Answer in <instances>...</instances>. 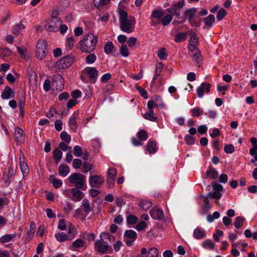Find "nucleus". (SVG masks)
<instances>
[{
    "instance_id": "c03bdc74",
    "label": "nucleus",
    "mask_w": 257,
    "mask_h": 257,
    "mask_svg": "<svg viewBox=\"0 0 257 257\" xmlns=\"http://www.w3.org/2000/svg\"><path fill=\"white\" fill-rule=\"evenodd\" d=\"M85 242L81 239H77L72 243V247L75 248H80L84 245Z\"/></svg>"
},
{
    "instance_id": "69168bd1",
    "label": "nucleus",
    "mask_w": 257,
    "mask_h": 257,
    "mask_svg": "<svg viewBox=\"0 0 257 257\" xmlns=\"http://www.w3.org/2000/svg\"><path fill=\"white\" fill-rule=\"evenodd\" d=\"M137 40L135 37H131L127 41V44L130 47H133L137 44Z\"/></svg>"
},
{
    "instance_id": "5701e85b",
    "label": "nucleus",
    "mask_w": 257,
    "mask_h": 257,
    "mask_svg": "<svg viewBox=\"0 0 257 257\" xmlns=\"http://www.w3.org/2000/svg\"><path fill=\"white\" fill-rule=\"evenodd\" d=\"M202 246L206 249L213 250L215 246V244L210 239H206L202 243Z\"/></svg>"
},
{
    "instance_id": "052dcab7",
    "label": "nucleus",
    "mask_w": 257,
    "mask_h": 257,
    "mask_svg": "<svg viewBox=\"0 0 257 257\" xmlns=\"http://www.w3.org/2000/svg\"><path fill=\"white\" fill-rule=\"evenodd\" d=\"M146 227L147 223L144 221H141L137 224L135 228L138 231H141L144 230Z\"/></svg>"
},
{
    "instance_id": "0eeeda50",
    "label": "nucleus",
    "mask_w": 257,
    "mask_h": 257,
    "mask_svg": "<svg viewBox=\"0 0 257 257\" xmlns=\"http://www.w3.org/2000/svg\"><path fill=\"white\" fill-rule=\"evenodd\" d=\"M72 63V59L69 56L63 57L57 61L54 65L57 69H64L70 66Z\"/></svg>"
},
{
    "instance_id": "f3484780",
    "label": "nucleus",
    "mask_w": 257,
    "mask_h": 257,
    "mask_svg": "<svg viewBox=\"0 0 257 257\" xmlns=\"http://www.w3.org/2000/svg\"><path fill=\"white\" fill-rule=\"evenodd\" d=\"M150 215L154 219L161 220L163 217L164 213L162 209L154 208L151 210Z\"/></svg>"
},
{
    "instance_id": "8fccbe9b",
    "label": "nucleus",
    "mask_w": 257,
    "mask_h": 257,
    "mask_svg": "<svg viewBox=\"0 0 257 257\" xmlns=\"http://www.w3.org/2000/svg\"><path fill=\"white\" fill-rule=\"evenodd\" d=\"M120 53L121 55L124 57H126L128 56L130 53L126 45L123 44L121 45Z\"/></svg>"
},
{
    "instance_id": "1a4fd4ad",
    "label": "nucleus",
    "mask_w": 257,
    "mask_h": 257,
    "mask_svg": "<svg viewBox=\"0 0 257 257\" xmlns=\"http://www.w3.org/2000/svg\"><path fill=\"white\" fill-rule=\"evenodd\" d=\"M213 189V192H209L208 194V197H212L216 199H219L221 198V192H223V188L222 185L218 183H213L212 184Z\"/></svg>"
},
{
    "instance_id": "2f4dec72",
    "label": "nucleus",
    "mask_w": 257,
    "mask_h": 257,
    "mask_svg": "<svg viewBox=\"0 0 257 257\" xmlns=\"http://www.w3.org/2000/svg\"><path fill=\"white\" fill-rule=\"evenodd\" d=\"M35 224L34 223H31L27 232V237L29 238V239H30L33 237V234L35 233Z\"/></svg>"
},
{
    "instance_id": "f8f14e48",
    "label": "nucleus",
    "mask_w": 257,
    "mask_h": 257,
    "mask_svg": "<svg viewBox=\"0 0 257 257\" xmlns=\"http://www.w3.org/2000/svg\"><path fill=\"white\" fill-rule=\"evenodd\" d=\"M83 73L88 76L89 78L95 81L98 76V71L95 67H87L83 70Z\"/></svg>"
},
{
    "instance_id": "7ed1b4c3",
    "label": "nucleus",
    "mask_w": 257,
    "mask_h": 257,
    "mask_svg": "<svg viewBox=\"0 0 257 257\" xmlns=\"http://www.w3.org/2000/svg\"><path fill=\"white\" fill-rule=\"evenodd\" d=\"M100 239L96 240L94 243V249L98 252L102 253H105L109 248V245L105 239L110 241L112 237L108 233L101 232L100 234Z\"/></svg>"
},
{
    "instance_id": "20e7f679",
    "label": "nucleus",
    "mask_w": 257,
    "mask_h": 257,
    "mask_svg": "<svg viewBox=\"0 0 257 257\" xmlns=\"http://www.w3.org/2000/svg\"><path fill=\"white\" fill-rule=\"evenodd\" d=\"M47 43L44 40H40L38 41L35 52L36 57L39 60H43L48 53Z\"/></svg>"
},
{
    "instance_id": "6ab92c4d",
    "label": "nucleus",
    "mask_w": 257,
    "mask_h": 257,
    "mask_svg": "<svg viewBox=\"0 0 257 257\" xmlns=\"http://www.w3.org/2000/svg\"><path fill=\"white\" fill-rule=\"evenodd\" d=\"M73 197L72 199L76 202L79 201L83 197L84 194L77 188H73L71 191Z\"/></svg>"
},
{
    "instance_id": "f704fd0d",
    "label": "nucleus",
    "mask_w": 257,
    "mask_h": 257,
    "mask_svg": "<svg viewBox=\"0 0 257 257\" xmlns=\"http://www.w3.org/2000/svg\"><path fill=\"white\" fill-rule=\"evenodd\" d=\"M110 1V0H94L93 5L95 7L98 8L107 5Z\"/></svg>"
},
{
    "instance_id": "58836bf2",
    "label": "nucleus",
    "mask_w": 257,
    "mask_h": 257,
    "mask_svg": "<svg viewBox=\"0 0 257 257\" xmlns=\"http://www.w3.org/2000/svg\"><path fill=\"white\" fill-rule=\"evenodd\" d=\"M198 43V39L195 35H192L190 37L189 44V48L192 47H197L196 46Z\"/></svg>"
},
{
    "instance_id": "aec40b11",
    "label": "nucleus",
    "mask_w": 257,
    "mask_h": 257,
    "mask_svg": "<svg viewBox=\"0 0 257 257\" xmlns=\"http://www.w3.org/2000/svg\"><path fill=\"white\" fill-rule=\"evenodd\" d=\"M193 236L196 239H200L206 236V232L202 228H196L193 231Z\"/></svg>"
},
{
    "instance_id": "c756f323",
    "label": "nucleus",
    "mask_w": 257,
    "mask_h": 257,
    "mask_svg": "<svg viewBox=\"0 0 257 257\" xmlns=\"http://www.w3.org/2000/svg\"><path fill=\"white\" fill-rule=\"evenodd\" d=\"M50 181L55 188H59L62 184V181L61 180L55 178L53 176H50Z\"/></svg>"
},
{
    "instance_id": "0e129e2a",
    "label": "nucleus",
    "mask_w": 257,
    "mask_h": 257,
    "mask_svg": "<svg viewBox=\"0 0 257 257\" xmlns=\"http://www.w3.org/2000/svg\"><path fill=\"white\" fill-rule=\"evenodd\" d=\"M25 26L23 24H19L13 29V33L15 34H18L20 33V30L24 28Z\"/></svg>"
},
{
    "instance_id": "3c124183",
    "label": "nucleus",
    "mask_w": 257,
    "mask_h": 257,
    "mask_svg": "<svg viewBox=\"0 0 257 257\" xmlns=\"http://www.w3.org/2000/svg\"><path fill=\"white\" fill-rule=\"evenodd\" d=\"M172 20V16L170 14L167 15L162 19L161 22L164 26H167L171 22Z\"/></svg>"
},
{
    "instance_id": "a18cd8bd",
    "label": "nucleus",
    "mask_w": 257,
    "mask_h": 257,
    "mask_svg": "<svg viewBox=\"0 0 257 257\" xmlns=\"http://www.w3.org/2000/svg\"><path fill=\"white\" fill-rule=\"evenodd\" d=\"M168 11L170 13V15L176 17L180 16V10L177 9L176 7L173 6L168 9Z\"/></svg>"
},
{
    "instance_id": "b1692460",
    "label": "nucleus",
    "mask_w": 257,
    "mask_h": 257,
    "mask_svg": "<svg viewBox=\"0 0 257 257\" xmlns=\"http://www.w3.org/2000/svg\"><path fill=\"white\" fill-rule=\"evenodd\" d=\"M196 13V9L195 8H192L189 9L186 11L185 15L186 17L188 19L189 22L192 23V20L194 17Z\"/></svg>"
},
{
    "instance_id": "5fc2aeb1",
    "label": "nucleus",
    "mask_w": 257,
    "mask_h": 257,
    "mask_svg": "<svg viewBox=\"0 0 257 257\" xmlns=\"http://www.w3.org/2000/svg\"><path fill=\"white\" fill-rule=\"evenodd\" d=\"M17 50L22 58H26L28 54V51L24 47H17Z\"/></svg>"
},
{
    "instance_id": "a211bd4d",
    "label": "nucleus",
    "mask_w": 257,
    "mask_h": 257,
    "mask_svg": "<svg viewBox=\"0 0 257 257\" xmlns=\"http://www.w3.org/2000/svg\"><path fill=\"white\" fill-rule=\"evenodd\" d=\"M1 96L4 99H8L14 97L15 92L12 91L10 87L6 86L2 92Z\"/></svg>"
},
{
    "instance_id": "412c9836",
    "label": "nucleus",
    "mask_w": 257,
    "mask_h": 257,
    "mask_svg": "<svg viewBox=\"0 0 257 257\" xmlns=\"http://www.w3.org/2000/svg\"><path fill=\"white\" fill-rule=\"evenodd\" d=\"M16 237V233L7 234L0 238V241L2 243H7L13 240Z\"/></svg>"
},
{
    "instance_id": "79ce46f5",
    "label": "nucleus",
    "mask_w": 257,
    "mask_h": 257,
    "mask_svg": "<svg viewBox=\"0 0 257 257\" xmlns=\"http://www.w3.org/2000/svg\"><path fill=\"white\" fill-rule=\"evenodd\" d=\"M167 50L165 48L160 49L158 52V56L162 60H165L167 58Z\"/></svg>"
},
{
    "instance_id": "f03ea898",
    "label": "nucleus",
    "mask_w": 257,
    "mask_h": 257,
    "mask_svg": "<svg viewBox=\"0 0 257 257\" xmlns=\"http://www.w3.org/2000/svg\"><path fill=\"white\" fill-rule=\"evenodd\" d=\"M119 21L120 28L122 31L126 33L133 32L136 24L134 17L128 16L126 12L120 11L119 12Z\"/></svg>"
},
{
    "instance_id": "338daca9",
    "label": "nucleus",
    "mask_w": 257,
    "mask_h": 257,
    "mask_svg": "<svg viewBox=\"0 0 257 257\" xmlns=\"http://www.w3.org/2000/svg\"><path fill=\"white\" fill-rule=\"evenodd\" d=\"M58 228L61 230H65L66 229V225L64 219H60L59 221Z\"/></svg>"
},
{
    "instance_id": "bb28decb",
    "label": "nucleus",
    "mask_w": 257,
    "mask_h": 257,
    "mask_svg": "<svg viewBox=\"0 0 257 257\" xmlns=\"http://www.w3.org/2000/svg\"><path fill=\"white\" fill-rule=\"evenodd\" d=\"M140 207L143 210H147L152 206V203L146 200H142L139 203Z\"/></svg>"
},
{
    "instance_id": "ea45409f",
    "label": "nucleus",
    "mask_w": 257,
    "mask_h": 257,
    "mask_svg": "<svg viewBox=\"0 0 257 257\" xmlns=\"http://www.w3.org/2000/svg\"><path fill=\"white\" fill-rule=\"evenodd\" d=\"M138 221V218L134 215H129L126 217V222L128 225H134Z\"/></svg>"
},
{
    "instance_id": "a19ab883",
    "label": "nucleus",
    "mask_w": 257,
    "mask_h": 257,
    "mask_svg": "<svg viewBox=\"0 0 257 257\" xmlns=\"http://www.w3.org/2000/svg\"><path fill=\"white\" fill-rule=\"evenodd\" d=\"M214 21L215 17L212 15H209L204 19L205 24L208 27L212 26Z\"/></svg>"
},
{
    "instance_id": "de8ad7c7",
    "label": "nucleus",
    "mask_w": 257,
    "mask_h": 257,
    "mask_svg": "<svg viewBox=\"0 0 257 257\" xmlns=\"http://www.w3.org/2000/svg\"><path fill=\"white\" fill-rule=\"evenodd\" d=\"M15 174L14 168L12 167H10L8 171V173L4 177V179L5 180V182H7L9 181V179L12 177Z\"/></svg>"
},
{
    "instance_id": "e433bc0d",
    "label": "nucleus",
    "mask_w": 257,
    "mask_h": 257,
    "mask_svg": "<svg viewBox=\"0 0 257 257\" xmlns=\"http://www.w3.org/2000/svg\"><path fill=\"white\" fill-rule=\"evenodd\" d=\"M69 125L71 130L75 131L77 129V123L76 121V117L72 115L70 117L69 120Z\"/></svg>"
},
{
    "instance_id": "f257e3e1",
    "label": "nucleus",
    "mask_w": 257,
    "mask_h": 257,
    "mask_svg": "<svg viewBox=\"0 0 257 257\" xmlns=\"http://www.w3.org/2000/svg\"><path fill=\"white\" fill-rule=\"evenodd\" d=\"M98 37L92 34L87 35L78 43V48L83 53H90L95 48Z\"/></svg>"
},
{
    "instance_id": "37998d69",
    "label": "nucleus",
    "mask_w": 257,
    "mask_h": 257,
    "mask_svg": "<svg viewBox=\"0 0 257 257\" xmlns=\"http://www.w3.org/2000/svg\"><path fill=\"white\" fill-rule=\"evenodd\" d=\"M187 38V35L185 33L178 34L175 37L174 40L176 42H180L185 40Z\"/></svg>"
},
{
    "instance_id": "dca6fc26",
    "label": "nucleus",
    "mask_w": 257,
    "mask_h": 257,
    "mask_svg": "<svg viewBox=\"0 0 257 257\" xmlns=\"http://www.w3.org/2000/svg\"><path fill=\"white\" fill-rule=\"evenodd\" d=\"M148 107L150 110H152L154 107H159L161 108H164L165 107L164 103L162 102V99L160 97H158L154 101H149L147 103Z\"/></svg>"
},
{
    "instance_id": "680f3d73",
    "label": "nucleus",
    "mask_w": 257,
    "mask_h": 257,
    "mask_svg": "<svg viewBox=\"0 0 257 257\" xmlns=\"http://www.w3.org/2000/svg\"><path fill=\"white\" fill-rule=\"evenodd\" d=\"M191 112L193 116H199L203 113L202 110L198 107H195L193 108L191 110Z\"/></svg>"
},
{
    "instance_id": "39448f33",
    "label": "nucleus",
    "mask_w": 257,
    "mask_h": 257,
    "mask_svg": "<svg viewBox=\"0 0 257 257\" xmlns=\"http://www.w3.org/2000/svg\"><path fill=\"white\" fill-rule=\"evenodd\" d=\"M70 183L74 184L77 188L81 189L85 182L86 177L85 175L76 173L72 174L68 178Z\"/></svg>"
},
{
    "instance_id": "423d86ee",
    "label": "nucleus",
    "mask_w": 257,
    "mask_h": 257,
    "mask_svg": "<svg viewBox=\"0 0 257 257\" xmlns=\"http://www.w3.org/2000/svg\"><path fill=\"white\" fill-rule=\"evenodd\" d=\"M61 25V21L58 17H52L45 25V28L50 32H57Z\"/></svg>"
},
{
    "instance_id": "603ef678",
    "label": "nucleus",
    "mask_w": 257,
    "mask_h": 257,
    "mask_svg": "<svg viewBox=\"0 0 257 257\" xmlns=\"http://www.w3.org/2000/svg\"><path fill=\"white\" fill-rule=\"evenodd\" d=\"M82 203L83 207L87 213L90 212L91 211V208L90 207L89 202L87 200H83Z\"/></svg>"
},
{
    "instance_id": "49530a36",
    "label": "nucleus",
    "mask_w": 257,
    "mask_h": 257,
    "mask_svg": "<svg viewBox=\"0 0 257 257\" xmlns=\"http://www.w3.org/2000/svg\"><path fill=\"white\" fill-rule=\"evenodd\" d=\"M138 138L140 141H145L148 139L147 132L145 130H141L138 133Z\"/></svg>"
},
{
    "instance_id": "6e6d98bb",
    "label": "nucleus",
    "mask_w": 257,
    "mask_h": 257,
    "mask_svg": "<svg viewBox=\"0 0 257 257\" xmlns=\"http://www.w3.org/2000/svg\"><path fill=\"white\" fill-rule=\"evenodd\" d=\"M227 14L226 11L223 8H221L219 10L217 13L216 18L217 20H221Z\"/></svg>"
},
{
    "instance_id": "6e6552de",
    "label": "nucleus",
    "mask_w": 257,
    "mask_h": 257,
    "mask_svg": "<svg viewBox=\"0 0 257 257\" xmlns=\"http://www.w3.org/2000/svg\"><path fill=\"white\" fill-rule=\"evenodd\" d=\"M137 237V234L134 230H128L125 231L124 233V240L127 246L132 245Z\"/></svg>"
},
{
    "instance_id": "9d476101",
    "label": "nucleus",
    "mask_w": 257,
    "mask_h": 257,
    "mask_svg": "<svg viewBox=\"0 0 257 257\" xmlns=\"http://www.w3.org/2000/svg\"><path fill=\"white\" fill-rule=\"evenodd\" d=\"M104 182V178L101 176L92 175L90 176L89 183L91 187L97 188L102 185Z\"/></svg>"
},
{
    "instance_id": "9b49d317",
    "label": "nucleus",
    "mask_w": 257,
    "mask_h": 257,
    "mask_svg": "<svg viewBox=\"0 0 257 257\" xmlns=\"http://www.w3.org/2000/svg\"><path fill=\"white\" fill-rule=\"evenodd\" d=\"M14 139L15 141L18 144H21L24 143L25 136L23 130L21 128L19 127L15 128L14 130Z\"/></svg>"
},
{
    "instance_id": "a878e982",
    "label": "nucleus",
    "mask_w": 257,
    "mask_h": 257,
    "mask_svg": "<svg viewBox=\"0 0 257 257\" xmlns=\"http://www.w3.org/2000/svg\"><path fill=\"white\" fill-rule=\"evenodd\" d=\"M56 240L59 242H64L69 239L68 236L64 233H56L55 234Z\"/></svg>"
},
{
    "instance_id": "2eb2a0df",
    "label": "nucleus",
    "mask_w": 257,
    "mask_h": 257,
    "mask_svg": "<svg viewBox=\"0 0 257 257\" xmlns=\"http://www.w3.org/2000/svg\"><path fill=\"white\" fill-rule=\"evenodd\" d=\"M190 51V56L197 63H199L201 60V57L200 51L197 47H192L189 48Z\"/></svg>"
},
{
    "instance_id": "4be33fe9",
    "label": "nucleus",
    "mask_w": 257,
    "mask_h": 257,
    "mask_svg": "<svg viewBox=\"0 0 257 257\" xmlns=\"http://www.w3.org/2000/svg\"><path fill=\"white\" fill-rule=\"evenodd\" d=\"M70 170L68 166L61 165L59 167V174L62 177H66L69 173Z\"/></svg>"
},
{
    "instance_id": "c9c22d12",
    "label": "nucleus",
    "mask_w": 257,
    "mask_h": 257,
    "mask_svg": "<svg viewBox=\"0 0 257 257\" xmlns=\"http://www.w3.org/2000/svg\"><path fill=\"white\" fill-rule=\"evenodd\" d=\"M76 41L75 38L74 36H71L67 38L66 41V47L69 50L71 49Z\"/></svg>"
},
{
    "instance_id": "bf43d9fd",
    "label": "nucleus",
    "mask_w": 257,
    "mask_h": 257,
    "mask_svg": "<svg viewBox=\"0 0 257 257\" xmlns=\"http://www.w3.org/2000/svg\"><path fill=\"white\" fill-rule=\"evenodd\" d=\"M74 154L75 156L81 157L82 155V150L81 147L76 146L74 148Z\"/></svg>"
},
{
    "instance_id": "864d4df0",
    "label": "nucleus",
    "mask_w": 257,
    "mask_h": 257,
    "mask_svg": "<svg viewBox=\"0 0 257 257\" xmlns=\"http://www.w3.org/2000/svg\"><path fill=\"white\" fill-rule=\"evenodd\" d=\"M20 165L23 175L28 174L29 173V167L27 164L24 162H21Z\"/></svg>"
},
{
    "instance_id": "ddd939ff",
    "label": "nucleus",
    "mask_w": 257,
    "mask_h": 257,
    "mask_svg": "<svg viewBox=\"0 0 257 257\" xmlns=\"http://www.w3.org/2000/svg\"><path fill=\"white\" fill-rule=\"evenodd\" d=\"M211 84L208 83H202L201 85L197 88V93L199 98H202L204 96V92L208 93L210 91Z\"/></svg>"
},
{
    "instance_id": "13d9d810",
    "label": "nucleus",
    "mask_w": 257,
    "mask_h": 257,
    "mask_svg": "<svg viewBox=\"0 0 257 257\" xmlns=\"http://www.w3.org/2000/svg\"><path fill=\"white\" fill-rule=\"evenodd\" d=\"M244 219L240 216L236 217L235 218L234 225L236 228H240L242 225V223Z\"/></svg>"
},
{
    "instance_id": "4d7b16f0",
    "label": "nucleus",
    "mask_w": 257,
    "mask_h": 257,
    "mask_svg": "<svg viewBox=\"0 0 257 257\" xmlns=\"http://www.w3.org/2000/svg\"><path fill=\"white\" fill-rule=\"evenodd\" d=\"M60 137L62 141L66 143H69L71 140V137L66 132H62L60 134Z\"/></svg>"
},
{
    "instance_id": "72a5a7b5",
    "label": "nucleus",
    "mask_w": 257,
    "mask_h": 257,
    "mask_svg": "<svg viewBox=\"0 0 257 257\" xmlns=\"http://www.w3.org/2000/svg\"><path fill=\"white\" fill-rule=\"evenodd\" d=\"M147 151L150 153H154L156 152V144L154 141H149L147 144Z\"/></svg>"
},
{
    "instance_id": "4c0bfd02",
    "label": "nucleus",
    "mask_w": 257,
    "mask_h": 257,
    "mask_svg": "<svg viewBox=\"0 0 257 257\" xmlns=\"http://www.w3.org/2000/svg\"><path fill=\"white\" fill-rule=\"evenodd\" d=\"M206 176L210 179L216 178L218 175V172L213 168H210L209 170L206 171Z\"/></svg>"
},
{
    "instance_id": "e2e57ef3",
    "label": "nucleus",
    "mask_w": 257,
    "mask_h": 257,
    "mask_svg": "<svg viewBox=\"0 0 257 257\" xmlns=\"http://www.w3.org/2000/svg\"><path fill=\"white\" fill-rule=\"evenodd\" d=\"M224 151L228 154L232 153L234 151V147L231 144H229L224 147Z\"/></svg>"
},
{
    "instance_id": "c85d7f7f",
    "label": "nucleus",
    "mask_w": 257,
    "mask_h": 257,
    "mask_svg": "<svg viewBox=\"0 0 257 257\" xmlns=\"http://www.w3.org/2000/svg\"><path fill=\"white\" fill-rule=\"evenodd\" d=\"M53 156L56 163H58L62 158V152L59 150V149L57 148L53 151Z\"/></svg>"
},
{
    "instance_id": "4468645a",
    "label": "nucleus",
    "mask_w": 257,
    "mask_h": 257,
    "mask_svg": "<svg viewBox=\"0 0 257 257\" xmlns=\"http://www.w3.org/2000/svg\"><path fill=\"white\" fill-rule=\"evenodd\" d=\"M117 171L114 168H110L107 172V182L109 188H111L115 181Z\"/></svg>"
},
{
    "instance_id": "473e14b6",
    "label": "nucleus",
    "mask_w": 257,
    "mask_h": 257,
    "mask_svg": "<svg viewBox=\"0 0 257 257\" xmlns=\"http://www.w3.org/2000/svg\"><path fill=\"white\" fill-rule=\"evenodd\" d=\"M113 48H114L113 44L111 42L108 41V42H106V43L105 44V45L104 46V52L106 54H110L112 52Z\"/></svg>"
},
{
    "instance_id": "09e8293b",
    "label": "nucleus",
    "mask_w": 257,
    "mask_h": 257,
    "mask_svg": "<svg viewBox=\"0 0 257 257\" xmlns=\"http://www.w3.org/2000/svg\"><path fill=\"white\" fill-rule=\"evenodd\" d=\"M164 15V12L162 10H154L152 12V16L153 18L161 19Z\"/></svg>"
},
{
    "instance_id": "cd10ccee",
    "label": "nucleus",
    "mask_w": 257,
    "mask_h": 257,
    "mask_svg": "<svg viewBox=\"0 0 257 257\" xmlns=\"http://www.w3.org/2000/svg\"><path fill=\"white\" fill-rule=\"evenodd\" d=\"M158 254V249L155 247H152L149 249L147 254L144 257H157Z\"/></svg>"
},
{
    "instance_id": "774afa93",
    "label": "nucleus",
    "mask_w": 257,
    "mask_h": 257,
    "mask_svg": "<svg viewBox=\"0 0 257 257\" xmlns=\"http://www.w3.org/2000/svg\"><path fill=\"white\" fill-rule=\"evenodd\" d=\"M185 140L186 143L189 145H191L194 144L195 140L193 137L189 135H187L185 137Z\"/></svg>"
},
{
    "instance_id": "393cba45",
    "label": "nucleus",
    "mask_w": 257,
    "mask_h": 257,
    "mask_svg": "<svg viewBox=\"0 0 257 257\" xmlns=\"http://www.w3.org/2000/svg\"><path fill=\"white\" fill-rule=\"evenodd\" d=\"M144 117L145 119L152 121H155L157 119V117L155 115L154 112L152 110H149L147 111L144 115Z\"/></svg>"
},
{
    "instance_id": "7c9ffc66",
    "label": "nucleus",
    "mask_w": 257,
    "mask_h": 257,
    "mask_svg": "<svg viewBox=\"0 0 257 257\" xmlns=\"http://www.w3.org/2000/svg\"><path fill=\"white\" fill-rule=\"evenodd\" d=\"M96 56L94 53L88 54L85 58V62L87 64H91L96 60Z\"/></svg>"
}]
</instances>
